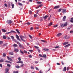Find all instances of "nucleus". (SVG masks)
<instances>
[{"label":"nucleus","mask_w":73,"mask_h":73,"mask_svg":"<svg viewBox=\"0 0 73 73\" xmlns=\"http://www.w3.org/2000/svg\"><path fill=\"white\" fill-rule=\"evenodd\" d=\"M68 25V22H66L64 24H62L61 25V27L63 28V27H66Z\"/></svg>","instance_id":"obj_1"},{"label":"nucleus","mask_w":73,"mask_h":73,"mask_svg":"<svg viewBox=\"0 0 73 73\" xmlns=\"http://www.w3.org/2000/svg\"><path fill=\"white\" fill-rule=\"evenodd\" d=\"M20 37L21 38V40H22L24 42H25V40L24 39L25 38V37L22 36H20Z\"/></svg>","instance_id":"obj_2"},{"label":"nucleus","mask_w":73,"mask_h":73,"mask_svg":"<svg viewBox=\"0 0 73 73\" xmlns=\"http://www.w3.org/2000/svg\"><path fill=\"white\" fill-rule=\"evenodd\" d=\"M62 12L64 14L66 12V10L65 9H62Z\"/></svg>","instance_id":"obj_3"},{"label":"nucleus","mask_w":73,"mask_h":73,"mask_svg":"<svg viewBox=\"0 0 73 73\" xmlns=\"http://www.w3.org/2000/svg\"><path fill=\"white\" fill-rule=\"evenodd\" d=\"M7 23L8 24H11L12 23V21L11 20H9L7 21Z\"/></svg>","instance_id":"obj_4"},{"label":"nucleus","mask_w":73,"mask_h":73,"mask_svg":"<svg viewBox=\"0 0 73 73\" xmlns=\"http://www.w3.org/2000/svg\"><path fill=\"white\" fill-rule=\"evenodd\" d=\"M11 38L12 39H13L12 40L13 41H15V42H16L17 40H16V39H14V37L13 36H11Z\"/></svg>","instance_id":"obj_5"},{"label":"nucleus","mask_w":73,"mask_h":73,"mask_svg":"<svg viewBox=\"0 0 73 73\" xmlns=\"http://www.w3.org/2000/svg\"><path fill=\"white\" fill-rule=\"evenodd\" d=\"M60 8V6H56L54 7L53 8V9H57L58 8Z\"/></svg>","instance_id":"obj_6"},{"label":"nucleus","mask_w":73,"mask_h":73,"mask_svg":"<svg viewBox=\"0 0 73 73\" xmlns=\"http://www.w3.org/2000/svg\"><path fill=\"white\" fill-rule=\"evenodd\" d=\"M7 57L8 60H9V61H11V62H12V61H13V60L11 58H10L9 57V56H7Z\"/></svg>","instance_id":"obj_7"},{"label":"nucleus","mask_w":73,"mask_h":73,"mask_svg":"<svg viewBox=\"0 0 73 73\" xmlns=\"http://www.w3.org/2000/svg\"><path fill=\"white\" fill-rule=\"evenodd\" d=\"M16 38H17V40H19V41H20V39L19 36L17 35H16Z\"/></svg>","instance_id":"obj_8"},{"label":"nucleus","mask_w":73,"mask_h":73,"mask_svg":"<svg viewBox=\"0 0 73 73\" xmlns=\"http://www.w3.org/2000/svg\"><path fill=\"white\" fill-rule=\"evenodd\" d=\"M19 47H20V48H21L22 49H24V46H22L21 44H20V45H19Z\"/></svg>","instance_id":"obj_9"},{"label":"nucleus","mask_w":73,"mask_h":73,"mask_svg":"<svg viewBox=\"0 0 73 73\" xmlns=\"http://www.w3.org/2000/svg\"><path fill=\"white\" fill-rule=\"evenodd\" d=\"M4 62V60L1 59L0 60V62Z\"/></svg>","instance_id":"obj_10"},{"label":"nucleus","mask_w":73,"mask_h":73,"mask_svg":"<svg viewBox=\"0 0 73 73\" xmlns=\"http://www.w3.org/2000/svg\"><path fill=\"white\" fill-rule=\"evenodd\" d=\"M17 63H20V64H23V61H18L17 62Z\"/></svg>","instance_id":"obj_11"},{"label":"nucleus","mask_w":73,"mask_h":73,"mask_svg":"<svg viewBox=\"0 0 73 73\" xmlns=\"http://www.w3.org/2000/svg\"><path fill=\"white\" fill-rule=\"evenodd\" d=\"M14 51H15L16 52H18L19 51V49H18L15 48L14 50Z\"/></svg>","instance_id":"obj_12"},{"label":"nucleus","mask_w":73,"mask_h":73,"mask_svg":"<svg viewBox=\"0 0 73 73\" xmlns=\"http://www.w3.org/2000/svg\"><path fill=\"white\" fill-rule=\"evenodd\" d=\"M5 73H8V72H9V69L6 68V70L5 71Z\"/></svg>","instance_id":"obj_13"},{"label":"nucleus","mask_w":73,"mask_h":73,"mask_svg":"<svg viewBox=\"0 0 73 73\" xmlns=\"http://www.w3.org/2000/svg\"><path fill=\"white\" fill-rule=\"evenodd\" d=\"M13 46L14 47H17L18 46V45L16 44H14L13 45Z\"/></svg>","instance_id":"obj_14"},{"label":"nucleus","mask_w":73,"mask_h":73,"mask_svg":"<svg viewBox=\"0 0 73 73\" xmlns=\"http://www.w3.org/2000/svg\"><path fill=\"white\" fill-rule=\"evenodd\" d=\"M69 43V42H64L63 43V45H66V44H68Z\"/></svg>","instance_id":"obj_15"},{"label":"nucleus","mask_w":73,"mask_h":73,"mask_svg":"<svg viewBox=\"0 0 73 73\" xmlns=\"http://www.w3.org/2000/svg\"><path fill=\"white\" fill-rule=\"evenodd\" d=\"M66 67H64L63 69L62 70L63 71V72H65L66 71Z\"/></svg>","instance_id":"obj_16"},{"label":"nucleus","mask_w":73,"mask_h":73,"mask_svg":"<svg viewBox=\"0 0 73 73\" xmlns=\"http://www.w3.org/2000/svg\"><path fill=\"white\" fill-rule=\"evenodd\" d=\"M61 35H62V34H61V33H59L57 34V36L58 37H59L60 36H61Z\"/></svg>","instance_id":"obj_17"},{"label":"nucleus","mask_w":73,"mask_h":73,"mask_svg":"<svg viewBox=\"0 0 73 73\" xmlns=\"http://www.w3.org/2000/svg\"><path fill=\"white\" fill-rule=\"evenodd\" d=\"M66 19V16H64L63 18V21H65Z\"/></svg>","instance_id":"obj_18"},{"label":"nucleus","mask_w":73,"mask_h":73,"mask_svg":"<svg viewBox=\"0 0 73 73\" xmlns=\"http://www.w3.org/2000/svg\"><path fill=\"white\" fill-rule=\"evenodd\" d=\"M43 50L45 51H48V50H49V49L48 48H43Z\"/></svg>","instance_id":"obj_19"},{"label":"nucleus","mask_w":73,"mask_h":73,"mask_svg":"<svg viewBox=\"0 0 73 73\" xmlns=\"http://www.w3.org/2000/svg\"><path fill=\"white\" fill-rule=\"evenodd\" d=\"M42 5H43L42 4L39 5L38 6V7H36L37 9L39 8V7H42Z\"/></svg>","instance_id":"obj_20"},{"label":"nucleus","mask_w":73,"mask_h":73,"mask_svg":"<svg viewBox=\"0 0 73 73\" xmlns=\"http://www.w3.org/2000/svg\"><path fill=\"white\" fill-rule=\"evenodd\" d=\"M49 17V16L48 15H46L44 16V19H46L47 17Z\"/></svg>","instance_id":"obj_21"},{"label":"nucleus","mask_w":73,"mask_h":73,"mask_svg":"<svg viewBox=\"0 0 73 73\" xmlns=\"http://www.w3.org/2000/svg\"><path fill=\"white\" fill-rule=\"evenodd\" d=\"M9 54L11 55H13V52H9Z\"/></svg>","instance_id":"obj_22"},{"label":"nucleus","mask_w":73,"mask_h":73,"mask_svg":"<svg viewBox=\"0 0 73 73\" xmlns=\"http://www.w3.org/2000/svg\"><path fill=\"white\" fill-rule=\"evenodd\" d=\"M42 57H44V58H46V54H44L42 56Z\"/></svg>","instance_id":"obj_23"},{"label":"nucleus","mask_w":73,"mask_h":73,"mask_svg":"<svg viewBox=\"0 0 73 73\" xmlns=\"http://www.w3.org/2000/svg\"><path fill=\"white\" fill-rule=\"evenodd\" d=\"M15 68L17 69H19V68H20V66L17 65L15 66Z\"/></svg>","instance_id":"obj_24"},{"label":"nucleus","mask_w":73,"mask_h":73,"mask_svg":"<svg viewBox=\"0 0 73 73\" xmlns=\"http://www.w3.org/2000/svg\"><path fill=\"white\" fill-rule=\"evenodd\" d=\"M16 31H17V32L18 33H19H19H20V31H19V30H18V29H16Z\"/></svg>","instance_id":"obj_25"},{"label":"nucleus","mask_w":73,"mask_h":73,"mask_svg":"<svg viewBox=\"0 0 73 73\" xmlns=\"http://www.w3.org/2000/svg\"><path fill=\"white\" fill-rule=\"evenodd\" d=\"M2 31H3V32H6V30H5V29H2Z\"/></svg>","instance_id":"obj_26"},{"label":"nucleus","mask_w":73,"mask_h":73,"mask_svg":"<svg viewBox=\"0 0 73 73\" xmlns=\"http://www.w3.org/2000/svg\"><path fill=\"white\" fill-rule=\"evenodd\" d=\"M10 32L11 33H16V32L12 30L11 31H10Z\"/></svg>","instance_id":"obj_27"},{"label":"nucleus","mask_w":73,"mask_h":73,"mask_svg":"<svg viewBox=\"0 0 73 73\" xmlns=\"http://www.w3.org/2000/svg\"><path fill=\"white\" fill-rule=\"evenodd\" d=\"M41 41H42V42H46V41L45 40H41Z\"/></svg>","instance_id":"obj_28"},{"label":"nucleus","mask_w":73,"mask_h":73,"mask_svg":"<svg viewBox=\"0 0 73 73\" xmlns=\"http://www.w3.org/2000/svg\"><path fill=\"white\" fill-rule=\"evenodd\" d=\"M70 21L71 23H73V18H71V20H70Z\"/></svg>","instance_id":"obj_29"},{"label":"nucleus","mask_w":73,"mask_h":73,"mask_svg":"<svg viewBox=\"0 0 73 73\" xmlns=\"http://www.w3.org/2000/svg\"><path fill=\"white\" fill-rule=\"evenodd\" d=\"M25 24H27V25H30V24H31V23H30L29 22L26 23Z\"/></svg>","instance_id":"obj_30"},{"label":"nucleus","mask_w":73,"mask_h":73,"mask_svg":"<svg viewBox=\"0 0 73 73\" xmlns=\"http://www.w3.org/2000/svg\"><path fill=\"white\" fill-rule=\"evenodd\" d=\"M5 62H7V63H11V62L9 61H8V60H6L5 61Z\"/></svg>","instance_id":"obj_31"},{"label":"nucleus","mask_w":73,"mask_h":73,"mask_svg":"<svg viewBox=\"0 0 73 73\" xmlns=\"http://www.w3.org/2000/svg\"><path fill=\"white\" fill-rule=\"evenodd\" d=\"M3 38H4V39H6V38H7V37H6V36H3Z\"/></svg>","instance_id":"obj_32"},{"label":"nucleus","mask_w":73,"mask_h":73,"mask_svg":"<svg viewBox=\"0 0 73 73\" xmlns=\"http://www.w3.org/2000/svg\"><path fill=\"white\" fill-rule=\"evenodd\" d=\"M7 56V55L5 53H3V57H5Z\"/></svg>","instance_id":"obj_33"},{"label":"nucleus","mask_w":73,"mask_h":73,"mask_svg":"<svg viewBox=\"0 0 73 73\" xmlns=\"http://www.w3.org/2000/svg\"><path fill=\"white\" fill-rule=\"evenodd\" d=\"M52 24H53V23H51L49 24L48 25L49 26H51V25H52Z\"/></svg>","instance_id":"obj_34"},{"label":"nucleus","mask_w":73,"mask_h":73,"mask_svg":"<svg viewBox=\"0 0 73 73\" xmlns=\"http://www.w3.org/2000/svg\"><path fill=\"white\" fill-rule=\"evenodd\" d=\"M18 5H20L21 6H22L23 5V4L20 3H18Z\"/></svg>","instance_id":"obj_35"},{"label":"nucleus","mask_w":73,"mask_h":73,"mask_svg":"<svg viewBox=\"0 0 73 73\" xmlns=\"http://www.w3.org/2000/svg\"><path fill=\"white\" fill-rule=\"evenodd\" d=\"M64 38H65V39H67V36L66 35L64 36Z\"/></svg>","instance_id":"obj_36"},{"label":"nucleus","mask_w":73,"mask_h":73,"mask_svg":"<svg viewBox=\"0 0 73 73\" xmlns=\"http://www.w3.org/2000/svg\"><path fill=\"white\" fill-rule=\"evenodd\" d=\"M13 73H19V71H18L13 72Z\"/></svg>","instance_id":"obj_37"},{"label":"nucleus","mask_w":73,"mask_h":73,"mask_svg":"<svg viewBox=\"0 0 73 73\" xmlns=\"http://www.w3.org/2000/svg\"><path fill=\"white\" fill-rule=\"evenodd\" d=\"M7 43H6L5 44H4L3 45V46H7Z\"/></svg>","instance_id":"obj_38"},{"label":"nucleus","mask_w":73,"mask_h":73,"mask_svg":"<svg viewBox=\"0 0 73 73\" xmlns=\"http://www.w3.org/2000/svg\"><path fill=\"white\" fill-rule=\"evenodd\" d=\"M42 3V2H37V4H41Z\"/></svg>","instance_id":"obj_39"},{"label":"nucleus","mask_w":73,"mask_h":73,"mask_svg":"<svg viewBox=\"0 0 73 73\" xmlns=\"http://www.w3.org/2000/svg\"><path fill=\"white\" fill-rule=\"evenodd\" d=\"M34 47L35 48H36V49H38L39 48V47H38L37 46H35Z\"/></svg>","instance_id":"obj_40"},{"label":"nucleus","mask_w":73,"mask_h":73,"mask_svg":"<svg viewBox=\"0 0 73 73\" xmlns=\"http://www.w3.org/2000/svg\"><path fill=\"white\" fill-rule=\"evenodd\" d=\"M58 26V25H56L54 26L53 27H54V28H56V27H57Z\"/></svg>","instance_id":"obj_41"},{"label":"nucleus","mask_w":73,"mask_h":73,"mask_svg":"<svg viewBox=\"0 0 73 73\" xmlns=\"http://www.w3.org/2000/svg\"><path fill=\"white\" fill-rule=\"evenodd\" d=\"M20 51L21 53H22V54H24V52H23V51L22 50H20Z\"/></svg>","instance_id":"obj_42"},{"label":"nucleus","mask_w":73,"mask_h":73,"mask_svg":"<svg viewBox=\"0 0 73 73\" xmlns=\"http://www.w3.org/2000/svg\"><path fill=\"white\" fill-rule=\"evenodd\" d=\"M60 48L59 46H56L54 47V48H55V49H57V48Z\"/></svg>","instance_id":"obj_43"},{"label":"nucleus","mask_w":73,"mask_h":73,"mask_svg":"<svg viewBox=\"0 0 73 73\" xmlns=\"http://www.w3.org/2000/svg\"><path fill=\"white\" fill-rule=\"evenodd\" d=\"M11 5V4H10V3H9L8 4V6L9 8L10 7V6Z\"/></svg>","instance_id":"obj_44"},{"label":"nucleus","mask_w":73,"mask_h":73,"mask_svg":"<svg viewBox=\"0 0 73 73\" xmlns=\"http://www.w3.org/2000/svg\"><path fill=\"white\" fill-rule=\"evenodd\" d=\"M4 5H5V6L6 7H8V5H7V4L5 3L4 4Z\"/></svg>","instance_id":"obj_45"},{"label":"nucleus","mask_w":73,"mask_h":73,"mask_svg":"<svg viewBox=\"0 0 73 73\" xmlns=\"http://www.w3.org/2000/svg\"><path fill=\"white\" fill-rule=\"evenodd\" d=\"M30 38H32L33 37L32 36H31V35H29Z\"/></svg>","instance_id":"obj_46"},{"label":"nucleus","mask_w":73,"mask_h":73,"mask_svg":"<svg viewBox=\"0 0 73 73\" xmlns=\"http://www.w3.org/2000/svg\"><path fill=\"white\" fill-rule=\"evenodd\" d=\"M39 11H40V10H37L36 14H38V12H39Z\"/></svg>","instance_id":"obj_47"},{"label":"nucleus","mask_w":73,"mask_h":73,"mask_svg":"<svg viewBox=\"0 0 73 73\" xmlns=\"http://www.w3.org/2000/svg\"><path fill=\"white\" fill-rule=\"evenodd\" d=\"M10 33H11L10 32H8L6 33V34L7 35H9V34H10Z\"/></svg>","instance_id":"obj_48"},{"label":"nucleus","mask_w":73,"mask_h":73,"mask_svg":"<svg viewBox=\"0 0 73 73\" xmlns=\"http://www.w3.org/2000/svg\"><path fill=\"white\" fill-rule=\"evenodd\" d=\"M3 42L2 41H0V45H1V44H2Z\"/></svg>","instance_id":"obj_49"},{"label":"nucleus","mask_w":73,"mask_h":73,"mask_svg":"<svg viewBox=\"0 0 73 73\" xmlns=\"http://www.w3.org/2000/svg\"><path fill=\"white\" fill-rule=\"evenodd\" d=\"M7 66H8L9 67H11V66L9 64H7Z\"/></svg>","instance_id":"obj_50"},{"label":"nucleus","mask_w":73,"mask_h":73,"mask_svg":"<svg viewBox=\"0 0 73 73\" xmlns=\"http://www.w3.org/2000/svg\"><path fill=\"white\" fill-rule=\"evenodd\" d=\"M40 18L41 19L40 20V22L42 21H43V19H42V17H40Z\"/></svg>","instance_id":"obj_51"},{"label":"nucleus","mask_w":73,"mask_h":73,"mask_svg":"<svg viewBox=\"0 0 73 73\" xmlns=\"http://www.w3.org/2000/svg\"><path fill=\"white\" fill-rule=\"evenodd\" d=\"M12 8H14V4H13L12 5Z\"/></svg>","instance_id":"obj_52"},{"label":"nucleus","mask_w":73,"mask_h":73,"mask_svg":"<svg viewBox=\"0 0 73 73\" xmlns=\"http://www.w3.org/2000/svg\"><path fill=\"white\" fill-rule=\"evenodd\" d=\"M23 52L25 53H27V51H26L25 50H24Z\"/></svg>","instance_id":"obj_53"},{"label":"nucleus","mask_w":73,"mask_h":73,"mask_svg":"<svg viewBox=\"0 0 73 73\" xmlns=\"http://www.w3.org/2000/svg\"><path fill=\"white\" fill-rule=\"evenodd\" d=\"M39 56L40 57H42V55H41V54H39Z\"/></svg>","instance_id":"obj_54"},{"label":"nucleus","mask_w":73,"mask_h":73,"mask_svg":"<svg viewBox=\"0 0 73 73\" xmlns=\"http://www.w3.org/2000/svg\"><path fill=\"white\" fill-rule=\"evenodd\" d=\"M32 11H29V13H30V14H31V13H32Z\"/></svg>","instance_id":"obj_55"},{"label":"nucleus","mask_w":73,"mask_h":73,"mask_svg":"<svg viewBox=\"0 0 73 73\" xmlns=\"http://www.w3.org/2000/svg\"><path fill=\"white\" fill-rule=\"evenodd\" d=\"M61 64L62 65H64V62L63 61H62L61 62Z\"/></svg>","instance_id":"obj_56"},{"label":"nucleus","mask_w":73,"mask_h":73,"mask_svg":"<svg viewBox=\"0 0 73 73\" xmlns=\"http://www.w3.org/2000/svg\"><path fill=\"white\" fill-rule=\"evenodd\" d=\"M66 45L67 47H68V46H69L70 45V44H68V45Z\"/></svg>","instance_id":"obj_57"},{"label":"nucleus","mask_w":73,"mask_h":73,"mask_svg":"<svg viewBox=\"0 0 73 73\" xmlns=\"http://www.w3.org/2000/svg\"><path fill=\"white\" fill-rule=\"evenodd\" d=\"M66 45L67 47H68V46H69L70 45V44H68V45Z\"/></svg>","instance_id":"obj_58"},{"label":"nucleus","mask_w":73,"mask_h":73,"mask_svg":"<svg viewBox=\"0 0 73 73\" xmlns=\"http://www.w3.org/2000/svg\"><path fill=\"white\" fill-rule=\"evenodd\" d=\"M17 44H18V45H20L21 44L19 42H17Z\"/></svg>","instance_id":"obj_59"},{"label":"nucleus","mask_w":73,"mask_h":73,"mask_svg":"<svg viewBox=\"0 0 73 73\" xmlns=\"http://www.w3.org/2000/svg\"><path fill=\"white\" fill-rule=\"evenodd\" d=\"M31 69H34V68H33V66H32L31 67Z\"/></svg>","instance_id":"obj_60"},{"label":"nucleus","mask_w":73,"mask_h":73,"mask_svg":"<svg viewBox=\"0 0 73 73\" xmlns=\"http://www.w3.org/2000/svg\"><path fill=\"white\" fill-rule=\"evenodd\" d=\"M61 10H62V9H59L58 12H61Z\"/></svg>","instance_id":"obj_61"},{"label":"nucleus","mask_w":73,"mask_h":73,"mask_svg":"<svg viewBox=\"0 0 73 73\" xmlns=\"http://www.w3.org/2000/svg\"><path fill=\"white\" fill-rule=\"evenodd\" d=\"M37 50L39 53H40V50L39 49H38Z\"/></svg>","instance_id":"obj_62"},{"label":"nucleus","mask_w":73,"mask_h":73,"mask_svg":"<svg viewBox=\"0 0 73 73\" xmlns=\"http://www.w3.org/2000/svg\"><path fill=\"white\" fill-rule=\"evenodd\" d=\"M69 67H67V71H68V70H69Z\"/></svg>","instance_id":"obj_63"},{"label":"nucleus","mask_w":73,"mask_h":73,"mask_svg":"<svg viewBox=\"0 0 73 73\" xmlns=\"http://www.w3.org/2000/svg\"><path fill=\"white\" fill-rule=\"evenodd\" d=\"M70 33H73V31H70Z\"/></svg>","instance_id":"obj_64"}]
</instances>
